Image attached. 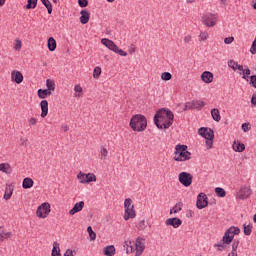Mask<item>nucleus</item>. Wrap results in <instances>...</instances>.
I'll return each mask as SVG.
<instances>
[{"mask_svg": "<svg viewBox=\"0 0 256 256\" xmlns=\"http://www.w3.org/2000/svg\"><path fill=\"white\" fill-rule=\"evenodd\" d=\"M175 115L167 108L158 110L154 116V123L158 129H169L173 125Z\"/></svg>", "mask_w": 256, "mask_h": 256, "instance_id": "obj_1", "label": "nucleus"}, {"mask_svg": "<svg viewBox=\"0 0 256 256\" xmlns=\"http://www.w3.org/2000/svg\"><path fill=\"white\" fill-rule=\"evenodd\" d=\"M129 126L132 131H135L136 133H143V131L147 129V117L143 114L133 115L130 119Z\"/></svg>", "mask_w": 256, "mask_h": 256, "instance_id": "obj_2", "label": "nucleus"}, {"mask_svg": "<svg viewBox=\"0 0 256 256\" xmlns=\"http://www.w3.org/2000/svg\"><path fill=\"white\" fill-rule=\"evenodd\" d=\"M191 152L187 150V145L177 144L175 146L174 161H189Z\"/></svg>", "mask_w": 256, "mask_h": 256, "instance_id": "obj_3", "label": "nucleus"}, {"mask_svg": "<svg viewBox=\"0 0 256 256\" xmlns=\"http://www.w3.org/2000/svg\"><path fill=\"white\" fill-rule=\"evenodd\" d=\"M239 233H241L239 227L232 226L228 228L222 237V243H224V245H231L233 239H235V235H239Z\"/></svg>", "mask_w": 256, "mask_h": 256, "instance_id": "obj_4", "label": "nucleus"}, {"mask_svg": "<svg viewBox=\"0 0 256 256\" xmlns=\"http://www.w3.org/2000/svg\"><path fill=\"white\" fill-rule=\"evenodd\" d=\"M77 179L81 185H89V183H95L97 181V176L94 173L79 172L77 174Z\"/></svg>", "mask_w": 256, "mask_h": 256, "instance_id": "obj_5", "label": "nucleus"}, {"mask_svg": "<svg viewBox=\"0 0 256 256\" xmlns=\"http://www.w3.org/2000/svg\"><path fill=\"white\" fill-rule=\"evenodd\" d=\"M49 213H51V204H49V202H44L38 206L36 210V217L39 219H47V217H49Z\"/></svg>", "mask_w": 256, "mask_h": 256, "instance_id": "obj_6", "label": "nucleus"}, {"mask_svg": "<svg viewBox=\"0 0 256 256\" xmlns=\"http://www.w3.org/2000/svg\"><path fill=\"white\" fill-rule=\"evenodd\" d=\"M202 23L206 27H215L217 25V14L206 13L202 16Z\"/></svg>", "mask_w": 256, "mask_h": 256, "instance_id": "obj_7", "label": "nucleus"}, {"mask_svg": "<svg viewBox=\"0 0 256 256\" xmlns=\"http://www.w3.org/2000/svg\"><path fill=\"white\" fill-rule=\"evenodd\" d=\"M178 181L183 185L184 187H191L193 183V175L188 172H181L178 175Z\"/></svg>", "mask_w": 256, "mask_h": 256, "instance_id": "obj_8", "label": "nucleus"}, {"mask_svg": "<svg viewBox=\"0 0 256 256\" xmlns=\"http://www.w3.org/2000/svg\"><path fill=\"white\" fill-rule=\"evenodd\" d=\"M209 205V198L207 197V194L205 193H200L197 196V201H196V207L197 209H205Z\"/></svg>", "mask_w": 256, "mask_h": 256, "instance_id": "obj_9", "label": "nucleus"}, {"mask_svg": "<svg viewBox=\"0 0 256 256\" xmlns=\"http://www.w3.org/2000/svg\"><path fill=\"white\" fill-rule=\"evenodd\" d=\"M253 195V190L249 186H242L238 192V199H249Z\"/></svg>", "mask_w": 256, "mask_h": 256, "instance_id": "obj_10", "label": "nucleus"}, {"mask_svg": "<svg viewBox=\"0 0 256 256\" xmlns=\"http://www.w3.org/2000/svg\"><path fill=\"white\" fill-rule=\"evenodd\" d=\"M133 245H135L136 255H143V251H145V239L138 237Z\"/></svg>", "mask_w": 256, "mask_h": 256, "instance_id": "obj_11", "label": "nucleus"}, {"mask_svg": "<svg viewBox=\"0 0 256 256\" xmlns=\"http://www.w3.org/2000/svg\"><path fill=\"white\" fill-rule=\"evenodd\" d=\"M198 134L204 139H215V132L211 128H200L198 129Z\"/></svg>", "mask_w": 256, "mask_h": 256, "instance_id": "obj_12", "label": "nucleus"}, {"mask_svg": "<svg viewBox=\"0 0 256 256\" xmlns=\"http://www.w3.org/2000/svg\"><path fill=\"white\" fill-rule=\"evenodd\" d=\"M40 109H41V117L45 119L47 115H49V102L47 100H42L40 102Z\"/></svg>", "mask_w": 256, "mask_h": 256, "instance_id": "obj_13", "label": "nucleus"}, {"mask_svg": "<svg viewBox=\"0 0 256 256\" xmlns=\"http://www.w3.org/2000/svg\"><path fill=\"white\" fill-rule=\"evenodd\" d=\"M11 81L20 85V83H23V74L17 70H13L11 72Z\"/></svg>", "mask_w": 256, "mask_h": 256, "instance_id": "obj_14", "label": "nucleus"}, {"mask_svg": "<svg viewBox=\"0 0 256 256\" xmlns=\"http://www.w3.org/2000/svg\"><path fill=\"white\" fill-rule=\"evenodd\" d=\"M183 221H181V219L179 218H169L165 221V224L167 226H171L173 227L174 229H178V227H181Z\"/></svg>", "mask_w": 256, "mask_h": 256, "instance_id": "obj_15", "label": "nucleus"}, {"mask_svg": "<svg viewBox=\"0 0 256 256\" xmlns=\"http://www.w3.org/2000/svg\"><path fill=\"white\" fill-rule=\"evenodd\" d=\"M13 191H15V186H13V184H7L3 199H5V201H9V199L13 197Z\"/></svg>", "mask_w": 256, "mask_h": 256, "instance_id": "obj_16", "label": "nucleus"}, {"mask_svg": "<svg viewBox=\"0 0 256 256\" xmlns=\"http://www.w3.org/2000/svg\"><path fill=\"white\" fill-rule=\"evenodd\" d=\"M101 44L104 45L105 47H107V49H109L110 51H113V52L117 49L116 43L113 42L110 39H107V38L101 39Z\"/></svg>", "mask_w": 256, "mask_h": 256, "instance_id": "obj_17", "label": "nucleus"}, {"mask_svg": "<svg viewBox=\"0 0 256 256\" xmlns=\"http://www.w3.org/2000/svg\"><path fill=\"white\" fill-rule=\"evenodd\" d=\"M80 15V23H82V25H87V23H89V19H91V13L89 10H81Z\"/></svg>", "mask_w": 256, "mask_h": 256, "instance_id": "obj_18", "label": "nucleus"}, {"mask_svg": "<svg viewBox=\"0 0 256 256\" xmlns=\"http://www.w3.org/2000/svg\"><path fill=\"white\" fill-rule=\"evenodd\" d=\"M83 207H85V202L84 201H80L78 203H76L73 208L69 211V215L73 216L76 213H80V211H83Z\"/></svg>", "mask_w": 256, "mask_h": 256, "instance_id": "obj_19", "label": "nucleus"}, {"mask_svg": "<svg viewBox=\"0 0 256 256\" xmlns=\"http://www.w3.org/2000/svg\"><path fill=\"white\" fill-rule=\"evenodd\" d=\"M137 217V213L135 212V208H126L124 212V221H129L130 219H135Z\"/></svg>", "mask_w": 256, "mask_h": 256, "instance_id": "obj_20", "label": "nucleus"}, {"mask_svg": "<svg viewBox=\"0 0 256 256\" xmlns=\"http://www.w3.org/2000/svg\"><path fill=\"white\" fill-rule=\"evenodd\" d=\"M187 107H189V109H203V107H205V102L202 100H193L187 104Z\"/></svg>", "mask_w": 256, "mask_h": 256, "instance_id": "obj_21", "label": "nucleus"}, {"mask_svg": "<svg viewBox=\"0 0 256 256\" xmlns=\"http://www.w3.org/2000/svg\"><path fill=\"white\" fill-rule=\"evenodd\" d=\"M214 76L210 71H204L201 74V80L203 83H213Z\"/></svg>", "mask_w": 256, "mask_h": 256, "instance_id": "obj_22", "label": "nucleus"}, {"mask_svg": "<svg viewBox=\"0 0 256 256\" xmlns=\"http://www.w3.org/2000/svg\"><path fill=\"white\" fill-rule=\"evenodd\" d=\"M232 148L236 153H243V151H245V144L239 141H234Z\"/></svg>", "mask_w": 256, "mask_h": 256, "instance_id": "obj_23", "label": "nucleus"}, {"mask_svg": "<svg viewBox=\"0 0 256 256\" xmlns=\"http://www.w3.org/2000/svg\"><path fill=\"white\" fill-rule=\"evenodd\" d=\"M52 93L47 89H39L37 91V96L39 99H47V97H51Z\"/></svg>", "mask_w": 256, "mask_h": 256, "instance_id": "obj_24", "label": "nucleus"}, {"mask_svg": "<svg viewBox=\"0 0 256 256\" xmlns=\"http://www.w3.org/2000/svg\"><path fill=\"white\" fill-rule=\"evenodd\" d=\"M35 185V181H33L31 178L26 177L23 179L22 187L23 189H31Z\"/></svg>", "mask_w": 256, "mask_h": 256, "instance_id": "obj_25", "label": "nucleus"}, {"mask_svg": "<svg viewBox=\"0 0 256 256\" xmlns=\"http://www.w3.org/2000/svg\"><path fill=\"white\" fill-rule=\"evenodd\" d=\"M103 253L106 256H114L116 253L115 246L109 245V246L104 247Z\"/></svg>", "mask_w": 256, "mask_h": 256, "instance_id": "obj_26", "label": "nucleus"}, {"mask_svg": "<svg viewBox=\"0 0 256 256\" xmlns=\"http://www.w3.org/2000/svg\"><path fill=\"white\" fill-rule=\"evenodd\" d=\"M12 235L11 232H5V228L0 226V241H5V239H9Z\"/></svg>", "mask_w": 256, "mask_h": 256, "instance_id": "obj_27", "label": "nucleus"}, {"mask_svg": "<svg viewBox=\"0 0 256 256\" xmlns=\"http://www.w3.org/2000/svg\"><path fill=\"white\" fill-rule=\"evenodd\" d=\"M48 49L49 51H55V49H57V41L55 40V38H48Z\"/></svg>", "mask_w": 256, "mask_h": 256, "instance_id": "obj_28", "label": "nucleus"}, {"mask_svg": "<svg viewBox=\"0 0 256 256\" xmlns=\"http://www.w3.org/2000/svg\"><path fill=\"white\" fill-rule=\"evenodd\" d=\"M211 115H212V118L214 119V121H217V123H219V121H221V113L219 112V109L213 108L211 110Z\"/></svg>", "mask_w": 256, "mask_h": 256, "instance_id": "obj_29", "label": "nucleus"}, {"mask_svg": "<svg viewBox=\"0 0 256 256\" xmlns=\"http://www.w3.org/2000/svg\"><path fill=\"white\" fill-rule=\"evenodd\" d=\"M0 171H2V173H6L7 175H9V173H11V165L9 163H1L0 164Z\"/></svg>", "mask_w": 256, "mask_h": 256, "instance_id": "obj_30", "label": "nucleus"}, {"mask_svg": "<svg viewBox=\"0 0 256 256\" xmlns=\"http://www.w3.org/2000/svg\"><path fill=\"white\" fill-rule=\"evenodd\" d=\"M41 3L46 7L48 14L51 15L53 13V5L49 0H41Z\"/></svg>", "mask_w": 256, "mask_h": 256, "instance_id": "obj_31", "label": "nucleus"}, {"mask_svg": "<svg viewBox=\"0 0 256 256\" xmlns=\"http://www.w3.org/2000/svg\"><path fill=\"white\" fill-rule=\"evenodd\" d=\"M52 256H61V248H59V243H53Z\"/></svg>", "mask_w": 256, "mask_h": 256, "instance_id": "obj_32", "label": "nucleus"}, {"mask_svg": "<svg viewBox=\"0 0 256 256\" xmlns=\"http://www.w3.org/2000/svg\"><path fill=\"white\" fill-rule=\"evenodd\" d=\"M46 87H47L46 89L47 91H50V93H53V91H55V81L51 79H47Z\"/></svg>", "mask_w": 256, "mask_h": 256, "instance_id": "obj_33", "label": "nucleus"}, {"mask_svg": "<svg viewBox=\"0 0 256 256\" xmlns=\"http://www.w3.org/2000/svg\"><path fill=\"white\" fill-rule=\"evenodd\" d=\"M74 91V97H83V87H81L79 84L74 86Z\"/></svg>", "mask_w": 256, "mask_h": 256, "instance_id": "obj_34", "label": "nucleus"}, {"mask_svg": "<svg viewBox=\"0 0 256 256\" xmlns=\"http://www.w3.org/2000/svg\"><path fill=\"white\" fill-rule=\"evenodd\" d=\"M244 227V235H251V233H253V224H244L243 225Z\"/></svg>", "mask_w": 256, "mask_h": 256, "instance_id": "obj_35", "label": "nucleus"}, {"mask_svg": "<svg viewBox=\"0 0 256 256\" xmlns=\"http://www.w3.org/2000/svg\"><path fill=\"white\" fill-rule=\"evenodd\" d=\"M124 209H135L133 205V200L131 198H126L124 201Z\"/></svg>", "mask_w": 256, "mask_h": 256, "instance_id": "obj_36", "label": "nucleus"}, {"mask_svg": "<svg viewBox=\"0 0 256 256\" xmlns=\"http://www.w3.org/2000/svg\"><path fill=\"white\" fill-rule=\"evenodd\" d=\"M136 229H138V231H145V229H147V224H145V220L138 221L136 224Z\"/></svg>", "mask_w": 256, "mask_h": 256, "instance_id": "obj_37", "label": "nucleus"}, {"mask_svg": "<svg viewBox=\"0 0 256 256\" xmlns=\"http://www.w3.org/2000/svg\"><path fill=\"white\" fill-rule=\"evenodd\" d=\"M109 155V150H107V148H105L104 146H102L100 148V158L101 159H107V156Z\"/></svg>", "mask_w": 256, "mask_h": 256, "instance_id": "obj_38", "label": "nucleus"}, {"mask_svg": "<svg viewBox=\"0 0 256 256\" xmlns=\"http://www.w3.org/2000/svg\"><path fill=\"white\" fill-rule=\"evenodd\" d=\"M215 193L218 197H225V195H227V192H225V189L220 187L215 188Z\"/></svg>", "mask_w": 256, "mask_h": 256, "instance_id": "obj_39", "label": "nucleus"}, {"mask_svg": "<svg viewBox=\"0 0 256 256\" xmlns=\"http://www.w3.org/2000/svg\"><path fill=\"white\" fill-rule=\"evenodd\" d=\"M22 47H23V42L20 39H16L14 41V49H15V51H21Z\"/></svg>", "mask_w": 256, "mask_h": 256, "instance_id": "obj_40", "label": "nucleus"}, {"mask_svg": "<svg viewBox=\"0 0 256 256\" xmlns=\"http://www.w3.org/2000/svg\"><path fill=\"white\" fill-rule=\"evenodd\" d=\"M242 74H243L242 79H245L247 81L249 79V75H251V69H249V67L246 66Z\"/></svg>", "mask_w": 256, "mask_h": 256, "instance_id": "obj_41", "label": "nucleus"}, {"mask_svg": "<svg viewBox=\"0 0 256 256\" xmlns=\"http://www.w3.org/2000/svg\"><path fill=\"white\" fill-rule=\"evenodd\" d=\"M209 39V32L207 31H202L199 34V41H207Z\"/></svg>", "mask_w": 256, "mask_h": 256, "instance_id": "obj_42", "label": "nucleus"}, {"mask_svg": "<svg viewBox=\"0 0 256 256\" xmlns=\"http://www.w3.org/2000/svg\"><path fill=\"white\" fill-rule=\"evenodd\" d=\"M172 75H171V73H169V72H163L162 74H161V80L162 81H171V79H172Z\"/></svg>", "mask_w": 256, "mask_h": 256, "instance_id": "obj_43", "label": "nucleus"}, {"mask_svg": "<svg viewBox=\"0 0 256 256\" xmlns=\"http://www.w3.org/2000/svg\"><path fill=\"white\" fill-rule=\"evenodd\" d=\"M87 232L89 234L91 241H95V239H97V234L93 232V228L91 226L87 228Z\"/></svg>", "mask_w": 256, "mask_h": 256, "instance_id": "obj_44", "label": "nucleus"}, {"mask_svg": "<svg viewBox=\"0 0 256 256\" xmlns=\"http://www.w3.org/2000/svg\"><path fill=\"white\" fill-rule=\"evenodd\" d=\"M93 77H94V79H99V77H101V67L96 66L94 68Z\"/></svg>", "mask_w": 256, "mask_h": 256, "instance_id": "obj_45", "label": "nucleus"}, {"mask_svg": "<svg viewBox=\"0 0 256 256\" xmlns=\"http://www.w3.org/2000/svg\"><path fill=\"white\" fill-rule=\"evenodd\" d=\"M35 7H37V0H28L26 9H35Z\"/></svg>", "mask_w": 256, "mask_h": 256, "instance_id": "obj_46", "label": "nucleus"}, {"mask_svg": "<svg viewBox=\"0 0 256 256\" xmlns=\"http://www.w3.org/2000/svg\"><path fill=\"white\" fill-rule=\"evenodd\" d=\"M114 53H117L120 55V57H127V52L123 51V49H120L119 46H116V49H114Z\"/></svg>", "mask_w": 256, "mask_h": 256, "instance_id": "obj_47", "label": "nucleus"}, {"mask_svg": "<svg viewBox=\"0 0 256 256\" xmlns=\"http://www.w3.org/2000/svg\"><path fill=\"white\" fill-rule=\"evenodd\" d=\"M239 65V63H237L235 60H229L228 61V67H230L231 69H233V71L237 70V66Z\"/></svg>", "mask_w": 256, "mask_h": 256, "instance_id": "obj_48", "label": "nucleus"}, {"mask_svg": "<svg viewBox=\"0 0 256 256\" xmlns=\"http://www.w3.org/2000/svg\"><path fill=\"white\" fill-rule=\"evenodd\" d=\"M181 207H183V205L181 203H177L170 211V213H179V211H181Z\"/></svg>", "mask_w": 256, "mask_h": 256, "instance_id": "obj_49", "label": "nucleus"}, {"mask_svg": "<svg viewBox=\"0 0 256 256\" xmlns=\"http://www.w3.org/2000/svg\"><path fill=\"white\" fill-rule=\"evenodd\" d=\"M127 245V253H133V251H135V248H133V242L129 241L126 242Z\"/></svg>", "mask_w": 256, "mask_h": 256, "instance_id": "obj_50", "label": "nucleus"}, {"mask_svg": "<svg viewBox=\"0 0 256 256\" xmlns=\"http://www.w3.org/2000/svg\"><path fill=\"white\" fill-rule=\"evenodd\" d=\"M239 243H241L239 241V239H235L232 243V251H236L237 252V249H239Z\"/></svg>", "mask_w": 256, "mask_h": 256, "instance_id": "obj_51", "label": "nucleus"}, {"mask_svg": "<svg viewBox=\"0 0 256 256\" xmlns=\"http://www.w3.org/2000/svg\"><path fill=\"white\" fill-rule=\"evenodd\" d=\"M214 247H218V251H225V249H227V245L223 242L215 244Z\"/></svg>", "mask_w": 256, "mask_h": 256, "instance_id": "obj_52", "label": "nucleus"}, {"mask_svg": "<svg viewBox=\"0 0 256 256\" xmlns=\"http://www.w3.org/2000/svg\"><path fill=\"white\" fill-rule=\"evenodd\" d=\"M78 5L79 7H87V5H89V0H78Z\"/></svg>", "mask_w": 256, "mask_h": 256, "instance_id": "obj_53", "label": "nucleus"}, {"mask_svg": "<svg viewBox=\"0 0 256 256\" xmlns=\"http://www.w3.org/2000/svg\"><path fill=\"white\" fill-rule=\"evenodd\" d=\"M213 139H214V138L206 139V146H207V149H213Z\"/></svg>", "mask_w": 256, "mask_h": 256, "instance_id": "obj_54", "label": "nucleus"}, {"mask_svg": "<svg viewBox=\"0 0 256 256\" xmlns=\"http://www.w3.org/2000/svg\"><path fill=\"white\" fill-rule=\"evenodd\" d=\"M250 85L256 89V76L252 75L250 76Z\"/></svg>", "mask_w": 256, "mask_h": 256, "instance_id": "obj_55", "label": "nucleus"}, {"mask_svg": "<svg viewBox=\"0 0 256 256\" xmlns=\"http://www.w3.org/2000/svg\"><path fill=\"white\" fill-rule=\"evenodd\" d=\"M28 123H29L30 126L37 125V118H35V117L29 118Z\"/></svg>", "mask_w": 256, "mask_h": 256, "instance_id": "obj_56", "label": "nucleus"}, {"mask_svg": "<svg viewBox=\"0 0 256 256\" xmlns=\"http://www.w3.org/2000/svg\"><path fill=\"white\" fill-rule=\"evenodd\" d=\"M233 41H235V38H234V37H227V38L224 39V43H225L226 45H231V43H232Z\"/></svg>", "mask_w": 256, "mask_h": 256, "instance_id": "obj_57", "label": "nucleus"}, {"mask_svg": "<svg viewBox=\"0 0 256 256\" xmlns=\"http://www.w3.org/2000/svg\"><path fill=\"white\" fill-rule=\"evenodd\" d=\"M249 129H251V127L249 126L248 123L242 124V131H244V133H247V131H249Z\"/></svg>", "mask_w": 256, "mask_h": 256, "instance_id": "obj_58", "label": "nucleus"}, {"mask_svg": "<svg viewBox=\"0 0 256 256\" xmlns=\"http://www.w3.org/2000/svg\"><path fill=\"white\" fill-rule=\"evenodd\" d=\"M193 37L191 35H187L184 37V43H191Z\"/></svg>", "mask_w": 256, "mask_h": 256, "instance_id": "obj_59", "label": "nucleus"}, {"mask_svg": "<svg viewBox=\"0 0 256 256\" xmlns=\"http://www.w3.org/2000/svg\"><path fill=\"white\" fill-rule=\"evenodd\" d=\"M251 104L254 105V106H256V94H253V95H252Z\"/></svg>", "mask_w": 256, "mask_h": 256, "instance_id": "obj_60", "label": "nucleus"}, {"mask_svg": "<svg viewBox=\"0 0 256 256\" xmlns=\"http://www.w3.org/2000/svg\"><path fill=\"white\" fill-rule=\"evenodd\" d=\"M64 256H73V250H66V252L64 253Z\"/></svg>", "mask_w": 256, "mask_h": 256, "instance_id": "obj_61", "label": "nucleus"}, {"mask_svg": "<svg viewBox=\"0 0 256 256\" xmlns=\"http://www.w3.org/2000/svg\"><path fill=\"white\" fill-rule=\"evenodd\" d=\"M238 69V71H242V73H243V71H245V68L243 67V65H241V64H238L237 65V67H236V70Z\"/></svg>", "mask_w": 256, "mask_h": 256, "instance_id": "obj_62", "label": "nucleus"}, {"mask_svg": "<svg viewBox=\"0 0 256 256\" xmlns=\"http://www.w3.org/2000/svg\"><path fill=\"white\" fill-rule=\"evenodd\" d=\"M228 256H238L237 251L232 250L231 253L228 254Z\"/></svg>", "mask_w": 256, "mask_h": 256, "instance_id": "obj_63", "label": "nucleus"}, {"mask_svg": "<svg viewBox=\"0 0 256 256\" xmlns=\"http://www.w3.org/2000/svg\"><path fill=\"white\" fill-rule=\"evenodd\" d=\"M62 129H63L64 132H67V131H69V126L62 125Z\"/></svg>", "mask_w": 256, "mask_h": 256, "instance_id": "obj_64", "label": "nucleus"}]
</instances>
